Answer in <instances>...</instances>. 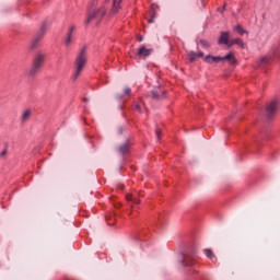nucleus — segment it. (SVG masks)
<instances>
[{"label": "nucleus", "instance_id": "obj_1", "mask_svg": "<svg viewBox=\"0 0 280 280\" xmlns=\"http://www.w3.org/2000/svg\"><path fill=\"white\" fill-rule=\"evenodd\" d=\"M121 1L122 0H104L103 4L98 9H95L97 5V0H93L88 9L85 25L93 23V21H102V18L106 15V10L110 4V14H117V12L121 10Z\"/></svg>", "mask_w": 280, "mask_h": 280}, {"label": "nucleus", "instance_id": "obj_2", "mask_svg": "<svg viewBox=\"0 0 280 280\" xmlns=\"http://www.w3.org/2000/svg\"><path fill=\"white\" fill-rule=\"evenodd\" d=\"M86 65V46H84L80 51L79 55L75 58L74 61V72L71 77L72 82H75L78 78H80V74L82 73L84 67Z\"/></svg>", "mask_w": 280, "mask_h": 280}, {"label": "nucleus", "instance_id": "obj_3", "mask_svg": "<svg viewBox=\"0 0 280 280\" xmlns=\"http://www.w3.org/2000/svg\"><path fill=\"white\" fill-rule=\"evenodd\" d=\"M47 58V52L43 51V50H38L34 58H33V62H32V67L28 71V75L31 78H34V75H36V73H38V71H40V69H43V65H45V59Z\"/></svg>", "mask_w": 280, "mask_h": 280}, {"label": "nucleus", "instance_id": "obj_4", "mask_svg": "<svg viewBox=\"0 0 280 280\" xmlns=\"http://www.w3.org/2000/svg\"><path fill=\"white\" fill-rule=\"evenodd\" d=\"M180 264L184 268H187L189 272H198L196 269V249L183 254Z\"/></svg>", "mask_w": 280, "mask_h": 280}, {"label": "nucleus", "instance_id": "obj_5", "mask_svg": "<svg viewBox=\"0 0 280 280\" xmlns=\"http://www.w3.org/2000/svg\"><path fill=\"white\" fill-rule=\"evenodd\" d=\"M277 51L271 50L269 54L260 57L256 61V69H260V71H268V68L270 67V62H272Z\"/></svg>", "mask_w": 280, "mask_h": 280}, {"label": "nucleus", "instance_id": "obj_6", "mask_svg": "<svg viewBox=\"0 0 280 280\" xmlns=\"http://www.w3.org/2000/svg\"><path fill=\"white\" fill-rule=\"evenodd\" d=\"M45 32H47V22H44L39 28V32L36 34L34 40L31 44V49H36L38 45H40V40H43V36H45Z\"/></svg>", "mask_w": 280, "mask_h": 280}, {"label": "nucleus", "instance_id": "obj_7", "mask_svg": "<svg viewBox=\"0 0 280 280\" xmlns=\"http://www.w3.org/2000/svg\"><path fill=\"white\" fill-rule=\"evenodd\" d=\"M279 108V100L271 101L266 107V117L267 119H272L273 115H277V109Z\"/></svg>", "mask_w": 280, "mask_h": 280}, {"label": "nucleus", "instance_id": "obj_8", "mask_svg": "<svg viewBox=\"0 0 280 280\" xmlns=\"http://www.w3.org/2000/svg\"><path fill=\"white\" fill-rule=\"evenodd\" d=\"M73 32H75V26L72 25L69 27L66 38L63 40V45L67 49H69V47H71V45L73 44Z\"/></svg>", "mask_w": 280, "mask_h": 280}, {"label": "nucleus", "instance_id": "obj_9", "mask_svg": "<svg viewBox=\"0 0 280 280\" xmlns=\"http://www.w3.org/2000/svg\"><path fill=\"white\" fill-rule=\"evenodd\" d=\"M165 95H167V91H165L161 88L152 90V92H151L152 100H156L158 102L161 100H165Z\"/></svg>", "mask_w": 280, "mask_h": 280}, {"label": "nucleus", "instance_id": "obj_10", "mask_svg": "<svg viewBox=\"0 0 280 280\" xmlns=\"http://www.w3.org/2000/svg\"><path fill=\"white\" fill-rule=\"evenodd\" d=\"M203 60L208 65H217L218 62H222V57L208 55L203 58Z\"/></svg>", "mask_w": 280, "mask_h": 280}, {"label": "nucleus", "instance_id": "obj_11", "mask_svg": "<svg viewBox=\"0 0 280 280\" xmlns=\"http://www.w3.org/2000/svg\"><path fill=\"white\" fill-rule=\"evenodd\" d=\"M219 45H228V47L231 45V40H229V32H221Z\"/></svg>", "mask_w": 280, "mask_h": 280}, {"label": "nucleus", "instance_id": "obj_12", "mask_svg": "<svg viewBox=\"0 0 280 280\" xmlns=\"http://www.w3.org/2000/svg\"><path fill=\"white\" fill-rule=\"evenodd\" d=\"M126 200H127V202H129V205H130V207H131L132 209H135V207H137V205H139V202H140L139 198L135 197V196L131 195V194H128V195L126 196Z\"/></svg>", "mask_w": 280, "mask_h": 280}, {"label": "nucleus", "instance_id": "obj_13", "mask_svg": "<svg viewBox=\"0 0 280 280\" xmlns=\"http://www.w3.org/2000/svg\"><path fill=\"white\" fill-rule=\"evenodd\" d=\"M152 54V49L145 48V46H142L138 49L137 56L140 58H148Z\"/></svg>", "mask_w": 280, "mask_h": 280}, {"label": "nucleus", "instance_id": "obj_14", "mask_svg": "<svg viewBox=\"0 0 280 280\" xmlns=\"http://www.w3.org/2000/svg\"><path fill=\"white\" fill-rule=\"evenodd\" d=\"M187 56L189 58V62H196V58H202L205 56V52H202V51H199V52L189 51L187 54Z\"/></svg>", "mask_w": 280, "mask_h": 280}, {"label": "nucleus", "instance_id": "obj_15", "mask_svg": "<svg viewBox=\"0 0 280 280\" xmlns=\"http://www.w3.org/2000/svg\"><path fill=\"white\" fill-rule=\"evenodd\" d=\"M224 60H228V62H231L232 65H235V62H237V60L235 59V54H233V51H230L224 57H221V62H224Z\"/></svg>", "mask_w": 280, "mask_h": 280}, {"label": "nucleus", "instance_id": "obj_16", "mask_svg": "<svg viewBox=\"0 0 280 280\" xmlns=\"http://www.w3.org/2000/svg\"><path fill=\"white\" fill-rule=\"evenodd\" d=\"M233 45H238V47H242V49H244V47H246V44H244V40H242V38H234V39L230 40L229 47H233Z\"/></svg>", "mask_w": 280, "mask_h": 280}, {"label": "nucleus", "instance_id": "obj_17", "mask_svg": "<svg viewBox=\"0 0 280 280\" xmlns=\"http://www.w3.org/2000/svg\"><path fill=\"white\" fill-rule=\"evenodd\" d=\"M30 117H32V109L24 110L20 118L21 124H25V121H27V119H30Z\"/></svg>", "mask_w": 280, "mask_h": 280}, {"label": "nucleus", "instance_id": "obj_18", "mask_svg": "<svg viewBox=\"0 0 280 280\" xmlns=\"http://www.w3.org/2000/svg\"><path fill=\"white\" fill-rule=\"evenodd\" d=\"M129 150H130V144H128V142L121 144V145L118 148L119 154H128Z\"/></svg>", "mask_w": 280, "mask_h": 280}, {"label": "nucleus", "instance_id": "obj_19", "mask_svg": "<svg viewBox=\"0 0 280 280\" xmlns=\"http://www.w3.org/2000/svg\"><path fill=\"white\" fill-rule=\"evenodd\" d=\"M159 9V5L152 4L151 5V19L149 20V23H154V19H156V10Z\"/></svg>", "mask_w": 280, "mask_h": 280}, {"label": "nucleus", "instance_id": "obj_20", "mask_svg": "<svg viewBox=\"0 0 280 280\" xmlns=\"http://www.w3.org/2000/svg\"><path fill=\"white\" fill-rule=\"evenodd\" d=\"M235 32H237L241 36H244L246 34V31L243 30L240 25H236L234 27Z\"/></svg>", "mask_w": 280, "mask_h": 280}, {"label": "nucleus", "instance_id": "obj_21", "mask_svg": "<svg viewBox=\"0 0 280 280\" xmlns=\"http://www.w3.org/2000/svg\"><path fill=\"white\" fill-rule=\"evenodd\" d=\"M203 253H205V255H206L209 259H213V257H215V256L213 255V250H211V249H205Z\"/></svg>", "mask_w": 280, "mask_h": 280}, {"label": "nucleus", "instance_id": "obj_22", "mask_svg": "<svg viewBox=\"0 0 280 280\" xmlns=\"http://www.w3.org/2000/svg\"><path fill=\"white\" fill-rule=\"evenodd\" d=\"M5 156H8V148L3 149V150L0 152V160H1V159H5Z\"/></svg>", "mask_w": 280, "mask_h": 280}, {"label": "nucleus", "instance_id": "obj_23", "mask_svg": "<svg viewBox=\"0 0 280 280\" xmlns=\"http://www.w3.org/2000/svg\"><path fill=\"white\" fill-rule=\"evenodd\" d=\"M199 45H201V47L207 48V47H209V42H207V40H205V39H200V40H199Z\"/></svg>", "mask_w": 280, "mask_h": 280}, {"label": "nucleus", "instance_id": "obj_24", "mask_svg": "<svg viewBox=\"0 0 280 280\" xmlns=\"http://www.w3.org/2000/svg\"><path fill=\"white\" fill-rule=\"evenodd\" d=\"M132 90H130V88H125L124 94L125 95H130Z\"/></svg>", "mask_w": 280, "mask_h": 280}, {"label": "nucleus", "instance_id": "obj_25", "mask_svg": "<svg viewBox=\"0 0 280 280\" xmlns=\"http://www.w3.org/2000/svg\"><path fill=\"white\" fill-rule=\"evenodd\" d=\"M135 108L138 110V113H141V104L136 103Z\"/></svg>", "mask_w": 280, "mask_h": 280}, {"label": "nucleus", "instance_id": "obj_26", "mask_svg": "<svg viewBox=\"0 0 280 280\" xmlns=\"http://www.w3.org/2000/svg\"><path fill=\"white\" fill-rule=\"evenodd\" d=\"M155 136L158 137V139H161V129L155 130Z\"/></svg>", "mask_w": 280, "mask_h": 280}, {"label": "nucleus", "instance_id": "obj_27", "mask_svg": "<svg viewBox=\"0 0 280 280\" xmlns=\"http://www.w3.org/2000/svg\"><path fill=\"white\" fill-rule=\"evenodd\" d=\"M116 97H117V100H121V97H124V95H117Z\"/></svg>", "mask_w": 280, "mask_h": 280}, {"label": "nucleus", "instance_id": "obj_28", "mask_svg": "<svg viewBox=\"0 0 280 280\" xmlns=\"http://www.w3.org/2000/svg\"><path fill=\"white\" fill-rule=\"evenodd\" d=\"M219 12H222V9H219Z\"/></svg>", "mask_w": 280, "mask_h": 280}, {"label": "nucleus", "instance_id": "obj_29", "mask_svg": "<svg viewBox=\"0 0 280 280\" xmlns=\"http://www.w3.org/2000/svg\"><path fill=\"white\" fill-rule=\"evenodd\" d=\"M140 42L142 40V38L139 39Z\"/></svg>", "mask_w": 280, "mask_h": 280}, {"label": "nucleus", "instance_id": "obj_30", "mask_svg": "<svg viewBox=\"0 0 280 280\" xmlns=\"http://www.w3.org/2000/svg\"><path fill=\"white\" fill-rule=\"evenodd\" d=\"M122 128H120V132H121Z\"/></svg>", "mask_w": 280, "mask_h": 280}]
</instances>
